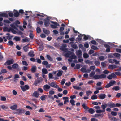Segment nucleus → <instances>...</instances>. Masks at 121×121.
Returning a JSON list of instances; mask_svg holds the SVG:
<instances>
[{
	"instance_id": "cd10ccee",
	"label": "nucleus",
	"mask_w": 121,
	"mask_h": 121,
	"mask_svg": "<svg viewBox=\"0 0 121 121\" xmlns=\"http://www.w3.org/2000/svg\"><path fill=\"white\" fill-rule=\"evenodd\" d=\"M17 106L16 105H14L11 106L10 108L11 109L13 110H15L17 108Z\"/></svg>"
},
{
	"instance_id": "de8ad7c7",
	"label": "nucleus",
	"mask_w": 121,
	"mask_h": 121,
	"mask_svg": "<svg viewBox=\"0 0 121 121\" xmlns=\"http://www.w3.org/2000/svg\"><path fill=\"white\" fill-rule=\"evenodd\" d=\"M8 45H9L12 46L14 44L13 43L12 41L9 40L8 41Z\"/></svg>"
},
{
	"instance_id": "0eeeda50",
	"label": "nucleus",
	"mask_w": 121,
	"mask_h": 121,
	"mask_svg": "<svg viewBox=\"0 0 121 121\" xmlns=\"http://www.w3.org/2000/svg\"><path fill=\"white\" fill-rule=\"evenodd\" d=\"M43 87L44 91H49L51 87L50 86L46 84L44 85Z\"/></svg>"
},
{
	"instance_id": "393cba45",
	"label": "nucleus",
	"mask_w": 121,
	"mask_h": 121,
	"mask_svg": "<svg viewBox=\"0 0 121 121\" xmlns=\"http://www.w3.org/2000/svg\"><path fill=\"white\" fill-rule=\"evenodd\" d=\"M1 107L3 109L5 110H8L9 109V108L7 106L4 105H2L1 106Z\"/></svg>"
},
{
	"instance_id": "c85d7f7f",
	"label": "nucleus",
	"mask_w": 121,
	"mask_h": 121,
	"mask_svg": "<svg viewBox=\"0 0 121 121\" xmlns=\"http://www.w3.org/2000/svg\"><path fill=\"white\" fill-rule=\"evenodd\" d=\"M107 106V104L105 103L101 105V108L103 110V112L105 111V108Z\"/></svg>"
},
{
	"instance_id": "6e6552de",
	"label": "nucleus",
	"mask_w": 121,
	"mask_h": 121,
	"mask_svg": "<svg viewBox=\"0 0 121 121\" xmlns=\"http://www.w3.org/2000/svg\"><path fill=\"white\" fill-rule=\"evenodd\" d=\"M49 86H50L51 87L55 88H57L58 87V86L54 82H52L49 84Z\"/></svg>"
},
{
	"instance_id": "79ce46f5",
	"label": "nucleus",
	"mask_w": 121,
	"mask_h": 121,
	"mask_svg": "<svg viewBox=\"0 0 121 121\" xmlns=\"http://www.w3.org/2000/svg\"><path fill=\"white\" fill-rule=\"evenodd\" d=\"M75 100L73 99H71L70 100V103L71 104L72 106H73L75 105L74 104Z\"/></svg>"
},
{
	"instance_id": "ddd939ff",
	"label": "nucleus",
	"mask_w": 121,
	"mask_h": 121,
	"mask_svg": "<svg viewBox=\"0 0 121 121\" xmlns=\"http://www.w3.org/2000/svg\"><path fill=\"white\" fill-rule=\"evenodd\" d=\"M118 66L113 65H109L108 68L110 69H114L118 67Z\"/></svg>"
},
{
	"instance_id": "680f3d73",
	"label": "nucleus",
	"mask_w": 121,
	"mask_h": 121,
	"mask_svg": "<svg viewBox=\"0 0 121 121\" xmlns=\"http://www.w3.org/2000/svg\"><path fill=\"white\" fill-rule=\"evenodd\" d=\"M41 30V29L39 27H37L36 29V31L38 33L40 32Z\"/></svg>"
},
{
	"instance_id": "bb28decb",
	"label": "nucleus",
	"mask_w": 121,
	"mask_h": 121,
	"mask_svg": "<svg viewBox=\"0 0 121 121\" xmlns=\"http://www.w3.org/2000/svg\"><path fill=\"white\" fill-rule=\"evenodd\" d=\"M82 34H80L78 36L77 38V40L79 42L81 41L82 39Z\"/></svg>"
},
{
	"instance_id": "dca6fc26",
	"label": "nucleus",
	"mask_w": 121,
	"mask_h": 121,
	"mask_svg": "<svg viewBox=\"0 0 121 121\" xmlns=\"http://www.w3.org/2000/svg\"><path fill=\"white\" fill-rule=\"evenodd\" d=\"M29 44H28L23 47V49L25 52H27L28 51V49L30 48L29 46Z\"/></svg>"
},
{
	"instance_id": "4468645a",
	"label": "nucleus",
	"mask_w": 121,
	"mask_h": 121,
	"mask_svg": "<svg viewBox=\"0 0 121 121\" xmlns=\"http://www.w3.org/2000/svg\"><path fill=\"white\" fill-rule=\"evenodd\" d=\"M28 55L30 57H33L35 56L34 52L32 50H30L28 53Z\"/></svg>"
},
{
	"instance_id": "9b49d317",
	"label": "nucleus",
	"mask_w": 121,
	"mask_h": 121,
	"mask_svg": "<svg viewBox=\"0 0 121 121\" xmlns=\"http://www.w3.org/2000/svg\"><path fill=\"white\" fill-rule=\"evenodd\" d=\"M14 62V60L13 59L8 60L4 64L6 65V63L8 65H9L13 64Z\"/></svg>"
},
{
	"instance_id": "ea45409f",
	"label": "nucleus",
	"mask_w": 121,
	"mask_h": 121,
	"mask_svg": "<svg viewBox=\"0 0 121 121\" xmlns=\"http://www.w3.org/2000/svg\"><path fill=\"white\" fill-rule=\"evenodd\" d=\"M102 116V117H103V114H96L94 116V117H98Z\"/></svg>"
},
{
	"instance_id": "423d86ee",
	"label": "nucleus",
	"mask_w": 121,
	"mask_h": 121,
	"mask_svg": "<svg viewBox=\"0 0 121 121\" xmlns=\"http://www.w3.org/2000/svg\"><path fill=\"white\" fill-rule=\"evenodd\" d=\"M44 24L46 27H48L50 25V20L49 19H48V18H45L44 19Z\"/></svg>"
},
{
	"instance_id": "f257e3e1",
	"label": "nucleus",
	"mask_w": 121,
	"mask_h": 121,
	"mask_svg": "<svg viewBox=\"0 0 121 121\" xmlns=\"http://www.w3.org/2000/svg\"><path fill=\"white\" fill-rule=\"evenodd\" d=\"M65 56L67 57H70V58L73 59H75L76 58L77 56L75 55L74 53L70 51H68L65 54Z\"/></svg>"
},
{
	"instance_id": "8fccbe9b",
	"label": "nucleus",
	"mask_w": 121,
	"mask_h": 121,
	"mask_svg": "<svg viewBox=\"0 0 121 121\" xmlns=\"http://www.w3.org/2000/svg\"><path fill=\"white\" fill-rule=\"evenodd\" d=\"M74 89L77 90H79L81 89V87L79 86H73Z\"/></svg>"
},
{
	"instance_id": "412c9836",
	"label": "nucleus",
	"mask_w": 121,
	"mask_h": 121,
	"mask_svg": "<svg viewBox=\"0 0 121 121\" xmlns=\"http://www.w3.org/2000/svg\"><path fill=\"white\" fill-rule=\"evenodd\" d=\"M82 106L83 108L85 110H87L89 109V108L86 105V104L85 103L83 104L82 105Z\"/></svg>"
},
{
	"instance_id": "4d7b16f0",
	"label": "nucleus",
	"mask_w": 121,
	"mask_h": 121,
	"mask_svg": "<svg viewBox=\"0 0 121 121\" xmlns=\"http://www.w3.org/2000/svg\"><path fill=\"white\" fill-rule=\"evenodd\" d=\"M46 57H47V58L49 60H52V58L49 55H47L46 56Z\"/></svg>"
},
{
	"instance_id": "a18cd8bd",
	"label": "nucleus",
	"mask_w": 121,
	"mask_h": 121,
	"mask_svg": "<svg viewBox=\"0 0 121 121\" xmlns=\"http://www.w3.org/2000/svg\"><path fill=\"white\" fill-rule=\"evenodd\" d=\"M113 55L117 57H119L120 56V54L118 53H115L113 54Z\"/></svg>"
},
{
	"instance_id": "774afa93",
	"label": "nucleus",
	"mask_w": 121,
	"mask_h": 121,
	"mask_svg": "<svg viewBox=\"0 0 121 121\" xmlns=\"http://www.w3.org/2000/svg\"><path fill=\"white\" fill-rule=\"evenodd\" d=\"M121 96V94L120 93H117L116 95V97L117 98H119Z\"/></svg>"
},
{
	"instance_id": "49530a36",
	"label": "nucleus",
	"mask_w": 121,
	"mask_h": 121,
	"mask_svg": "<svg viewBox=\"0 0 121 121\" xmlns=\"http://www.w3.org/2000/svg\"><path fill=\"white\" fill-rule=\"evenodd\" d=\"M95 65L97 66H99L100 65V62L98 61H96L95 62Z\"/></svg>"
},
{
	"instance_id": "5fc2aeb1",
	"label": "nucleus",
	"mask_w": 121,
	"mask_h": 121,
	"mask_svg": "<svg viewBox=\"0 0 121 121\" xmlns=\"http://www.w3.org/2000/svg\"><path fill=\"white\" fill-rule=\"evenodd\" d=\"M29 40L27 38H25L22 39V42H29Z\"/></svg>"
},
{
	"instance_id": "e2e57ef3",
	"label": "nucleus",
	"mask_w": 121,
	"mask_h": 121,
	"mask_svg": "<svg viewBox=\"0 0 121 121\" xmlns=\"http://www.w3.org/2000/svg\"><path fill=\"white\" fill-rule=\"evenodd\" d=\"M19 78V75L18 74H15L14 75V81H15V80H17L16 79V78Z\"/></svg>"
},
{
	"instance_id": "09e8293b",
	"label": "nucleus",
	"mask_w": 121,
	"mask_h": 121,
	"mask_svg": "<svg viewBox=\"0 0 121 121\" xmlns=\"http://www.w3.org/2000/svg\"><path fill=\"white\" fill-rule=\"evenodd\" d=\"M115 107V104L112 102H111V104L110 105V108H112Z\"/></svg>"
},
{
	"instance_id": "69168bd1",
	"label": "nucleus",
	"mask_w": 121,
	"mask_h": 121,
	"mask_svg": "<svg viewBox=\"0 0 121 121\" xmlns=\"http://www.w3.org/2000/svg\"><path fill=\"white\" fill-rule=\"evenodd\" d=\"M1 100L2 101H5L6 99V98L4 96H1Z\"/></svg>"
},
{
	"instance_id": "f8f14e48",
	"label": "nucleus",
	"mask_w": 121,
	"mask_h": 121,
	"mask_svg": "<svg viewBox=\"0 0 121 121\" xmlns=\"http://www.w3.org/2000/svg\"><path fill=\"white\" fill-rule=\"evenodd\" d=\"M39 94V93L37 91H35L33 93L32 95V96H34L36 98H38Z\"/></svg>"
},
{
	"instance_id": "6ab92c4d",
	"label": "nucleus",
	"mask_w": 121,
	"mask_h": 121,
	"mask_svg": "<svg viewBox=\"0 0 121 121\" xmlns=\"http://www.w3.org/2000/svg\"><path fill=\"white\" fill-rule=\"evenodd\" d=\"M19 67V65L17 63H15L12 65V68L14 69H16L18 68Z\"/></svg>"
},
{
	"instance_id": "c756f323",
	"label": "nucleus",
	"mask_w": 121,
	"mask_h": 121,
	"mask_svg": "<svg viewBox=\"0 0 121 121\" xmlns=\"http://www.w3.org/2000/svg\"><path fill=\"white\" fill-rule=\"evenodd\" d=\"M0 16L8 17V15L6 13H3L0 14Z\"/></svg>"
},
{
	"instance_id": "e433bc0d",
	"label": "nucleus",
	"mask_w": 121,
	"mask_h": 121,
	"mask_svg": "<svg viewBox=\"0 0 121 121\" xmlns=\"http://www.w3.org/2000/svg\"><path fill=\"white\" fill-rule=\"evenodd\" d=\"M10 26L11 27V28L13 29H15L16 30H17V29L15 27V24H11L10 25Z\"/></svg>"
},
{
	"instance_id": "2f4dec72",
	"label": "nucleus",
	"mask_w": 121,
	"mask_h": 121,
	"mask_svg": "<svg viewBox=\"0 0 121 121\" xmlns=\"http://www.w3.org/2000/svg\"><path fill=\"white\" fill-rule=\"evenodd\" d=\"M47 96V95H44L40 97V99L42 101L46 99Z\"/></svg>"
},
{
	"instance_id": "4c0bfd02",
	"label": "nucleus",
	"mask_w": 121,
	"mask_h": 121,
	"mask_svg": "<svg viewBox=\"0 0 121 121\" xmlns=\"http://www.w3.org/2000/svg\"><path fill=\"white\" fill-rule=\"evenodd\" d=\"M42 81V80L40 81V80H39L35 81L34 82V85L35 86H37V84L38 83H39L40 82H41Z\"/></svg>"
},
{
	"instance_id": "864d4df0",
	"label": "nucleus",
	"mask_w": 121,
	"mask_h": 121,
	"mask_svg": "<svg viewBox=\"0 0 121 121\" xmlns=\"http://www.w3.org/2000/svg\"><path fill=\"white\" fill-rule=\"evenodd\" d=\"M22 64L25 65L27 66L28 65V64L27 62L25 61H22Z\"/></svg>"
},
{
	"instance_id": "052dcab7",
	"label": "nucleus",
	"mask_w": 121,
	"mask_h": 121,
	"mask_svg": "<svg viewBox=\"0 0 121 121\" xmlns=\"http://www.w3.org/2000/svg\"><path fill=\"white\" fill-rule=\"evenodd\" d=\"M48 63V62L46 60H44L42 62V64L45 65V66H46V65H47Z\"/></svg>"
},
{
	"instance_id": "20e7f679",
	"label": "nucleus",
	"mask_w": 121,
	"mask_h": 121,
	"mask_svg": "<svg viewBox=\"0 0 121 121\" xmlns=\"http://www.w3.org/2000/svg\"><path fill=\"white\" fill-rule=\"evenodd\" d=\"M50 22L52 23L54 25H51V27L52 28L55 29L57 28V26H60L56 22H54L53 21H51Z\"/></svg>"
},
{
	"instance_id": "a19ab883",
	"label": "nucleus",
	"mask_w": 121,
	"mask_h": 121,
	"mask_svg": "<svg viewBox=\"0 0 121 121\" xmlns=\"http://www.w3.org/2000/svg\"><path fill=\"white\" fill-rule=\"evenodd\" d=\"M95 74V71H92L89 75L91 77H93V76H94V75Z\"/></svg>"
},
{
	"instance_id": "c03bdc74",
	"label": "nucleus",
	"mask_w": 121,
	"mask_h": 121,
	"mask_svg": "<svg viewBox=\"0 0 121 121\" xmlns=\"http://www.w3.org/2000/svg\"><path fill=\"white\" fill-rule=\"evenodd\" d=\"M116 82V81H111L109 83L111 86H112L114 85Z\"/></svg>"
},
{
	"instance_id": "7c9ffc66",
	"label": "nucleus",
	"mask_w": 121,
	"mask_h": 121,
	"mask_svg": "<svg viewBox=\"0 0 121 121\" xmlns=\"http://www.w3.org/2000/svg\"><path fill=\"white\" fill-rule=\"evenodd\" d=\"M81 71L83 73H87V71L86 68H85L82 67L80 69Z\"/></svg>"
},
{
	"instance_id": "338daca9",
	"label": "nucleus",
	"mask_w": 121,
	"mask_h": 121,
	"mask_svg": "<svg viewBox=\"0 0 121 121\" xmlns=\"http://www.w3.org/2000/svg\"><path fill=\"white\" fill-rule=\"evenodd\" d=\"M38 90L40 93H42L43 92V89L41 88H38Z\"/></svg>"
},
{
	"instance_id": "473e14b6",
	"label": "nucleus",
	"mask_w": 121,
	"mask_h": 121,
	"mask_svg": "<svg viewBox=\"0 0 121 121\" xmlns=\"http://www.w3.org/2000/svg\"><path fill=\"white\" fill-rule=\"evenodd\" d=\"M14 39L16 41H19L20 40V37L16 36L14 37Z\"/></svg>"
},
{
	"instance_id": "72a5a7b5",
	"label": "nucleus",
	"mask_w": 121,
	"mask_h": 121,
	"mask_svg": "<svg viewBox=\"0 0 121 121\" xmlns=\"http://www.w3.org/2000/svg\"><path fill=\"white\" fill-rule=\"evenodd\" d=\"M7 72L6 70L5 69H2L0 73V75L2 73H5Z\"/></svg>"
},
{
	"instance_id": "4be33fe9",
	"label": "nucleus",
	"mask_w": 121,
	"mask_h": 121,
	"mask_svg": "<svg viewBox=\"0 0 121 121\" xmlns=\"http://www.w3.org/2000/svg\"><path fill=\"white\" fill-rule=\"evenodd\" d=\"M63 73V71L62 70H59L57 74V75L58 77H60L62 75Z\"/></svg>"
},
{
	"instance_id": "5701e85b",
	"label": "nucleus",
	"mask_w": 121,
	"mask_h": 121,
	"mask_svg": "<svg viewBox=\"0 0 121 121\" xmlns=\"http://www.w3.org/2000/svg\"><path fill=\"white\" fill-rule=\"evenodd\" d=\"M108 118L110 119L111 121H117L118 120V119H116L115 117H111L110 116H108Z\"/></svg>"
},
{
	"instance_id": "f3484780",
	"label": "nucleus",
	"mask_w": 121,
	"mask_h": 121,
	"mask_svg": "<svg viewBox=\"0 0 121 121\" xmlns=\"http://www.w3.org/2000/svg\"><path fill=\"white\" fill-rule=\"evenodd\" d=\"M37 67L36 66H34L31 68L30 70L32 73H34L36 72Z\"/></svg>"
},
{
	"instance_id": "0e129e2a",
	"label": "nucleus",
	"mask_w": 121,
	"mask_h": 121,
	"mask_svg": "<svg viewBox=\"0 0 121 121\" xmlns=\"http://www.w3.org/2000/svg\"><path fill=\"white\" fill-rule=\"evenodd\" d=\"M111 112V115L112 116H116L117 115V113L116 112L112 111Z\"/></svg>"
},
{
	"instance_id": "a211bd4d",
	"label": "nucleus",
	"mask_w": 121,
	"mask_h": 121,
	"mask_svg": "<svg viewBox=\"0 0 121 121\" xmlns=\"http://www.w3.org/2000/svg\"><path fill=\"white\" fill-rule=\"evenodd\" d=\"M88 112L91 114H92L94 113L95 112V111H94V109L92 108H89L87 111Z\"/></svg>"
},
{
	"instance_id": "603ef678",
	"label": "nucleus",
	"mask_w": 121,
	"mask_h": 121,
	"mask_svg": "<svg viewBox=\"0 0 121 121\" xmlns=\"http://www.w3.org/2000/svg\"><path fill=\"white\" fill-rule=\"evenodd\" d=\"M3 22L7 24L10 23H11V22L10 21L7 20H3Z\"/></svg>"
},
{
	"instance_id": "2eb2a0df",
	"label": "nucleus",
	"mask_w": 121,
	"mask_h": 121,
	"mask_svg": "<svg viewBox=\"0 0 121 121\" xmlns=\"http://www.w3.org/2000/svg\"><path fill=\"white\" fill-rule=\"evenodd\" d=\"M76 55L78 58H80L82 55V51L81 50H79L78 52H77Z\"/></svg>"
},
{
	"instance_id": "39448f33",
	"label": "nucleus",
	"mask_w": 121,
	"mask_h": 121,
	"mask_svg": "<svg viewBox=\"0 0 121 121\" xmlns=\"http://www.w3.org/2000/svg\"><path fill=\"white\" fill-rule=\"evenodd\" d=\"M20 87L23 92L29 89L30 88L29 86L27 85H26L24 86H21Z\"/></svg>"
},
{
	"instance_id": "37998d69",
	"label": "nucleus",
	"mask_w": 121,
	"mask_h": 121,
	"mask_svg": "<svg viewBox=\"0 0 121 121\" xmlns=\"http://www.w3.org/2000/svg\"><path fill=\"white\" fill-rule=\"evenodd\" d=\"M91 98L92 100L96 99L97 98V96L96 95H93L91 96Z\"/></svg>"
},
{
	"instance_id": "3c124183",
	"label": "nucleus",
	"mask_w": 121,
	"mask_h": 121,
	"mask_svg": "<svg viewBox=\"0 0 121 121\" xmlns=\"http://www.w3.org/2000/svg\"><path fill=\"white\" fill-rule=\"evenodd\" d=\"M91 48L94 50H97L98 49L97 47L94 45H92L91 47Z\"/></svg>"
},
{
	"instance_id": "6e6d98bb",
	"label": "nucleus",
	"mask_w": 121,
	"mask_h": 121,
	"mask_svg": "<svg viewBox=\"0 0 121 121\" xmlns=\"http://www.w3.org/2000/svg\"><path fill=\"white\" fill-rule=\"evenodd\" d=\"M121 106V104H120L119 103H116L115 104V107H119Z\"/></svg>"
},
{
	"instance_id": "13d9d810",
	"label": "nucleus",
	"mask_w": 121,
	"mask_h": 121,
	"mask_svg": "<svg viewBox=\"0 0 121 121\" xmlns=\"http://www.w3.org/2000/svg\"><path fill=\"white\" fill-rule=\"evenodd\" d=\"M92 93V92L90 91H87L86 92V95L87 96H89L90 94H91Z\"/></svg>"
},
{
	"instance_id": "1a4fd4ad",
	"label": "nucleus",
	"mask_w": 121,
	"mask_h": 121,
	"mask_svg": "<svg viewBox=\"0 0 121 121\" xmlns=\"http://www.w3.org/2000/svg\"><path fill=\"white\" fill-rule=\"evenodd\" d=\"M106 95L104 94H101L98 95V96L99 98L101 99H103L106 97Z\"/></svg>"
},
{
	"instance_id": "aec40b11",
	"label": "nucleus",
	"mask_w": 121,
	"mask_h": 121,
	"mask_svg": "<svg viewBox=\"0 0 121 121\" xmlns=\"http://www.w3.org/2000/svg\"><path fill=\"white\" fill-rule=\"evenodd\" d=\"M43 32L46 34L48 35L50 33V31L49 30H46V29L43 28Z\"/></svg>"
},
{
	"instance_id": "b1692460",
	"label": "nucleus",
	"mask_w": 121,
	"mask_h": 121,
	"mask_svg": "<svg viewBox=\"0 0 121 121\" xmlns=\"http://www.w3.org/2000/svg\"><path fill=\"white\" fill-rule=\"evenodd\" d=\"M19 13L17 10L15 11V12L14 13L13 15L14 17H18L19 15Z\"/></svg>"
},
{
	"instance_id": "a878e982",
	"label": "nucleus",
	"mask_w": 121,
	"mask_h": 121,
	"mask_svg": "<svg viewBox=\"0 0 121 121\" xmlns=\"http://www.w3.org/2000/svg\"><path fill=\"white\" fill-rule=\"evenodd\" d=\"M42 71L43 74H47L48 73V71L46 68H43L42 69Z\"/></svg>"
},
{
	"instance_id": "9d476101",
	"label": "nucleus",
	"mask_w": 121,
	"mask_h": 121,
	"mask_svg": "<svg viewBox=\"0 0 121 121\" xmlns=\"http://www.w3.org/2000/svg\"><path fill=\"white\" fill-rule=\"evenodd\" d=\"M6 35H7L6 36V39L8 40H11L12 38L13 37V35H10V33H6Z\"/></svg>"
},
{
	"instance_id": "bf43d9fd",
	"label": "nucleus",
	"mask_w": 121,
	"mask_h": 121,
	"mask_svg": "<svg viewBox=\"0 0 121 121\" xmlns=\"http://www.w3.org/2000/svg\"><path fill=\"white\" fill-rule=\"evenodd\" d=\"M114 60L115 59H114L113 60L110 59L108 60L109 62L110 63H113L114 62Z\"/></svg>"
},
{
	"instance_id": "c9c22d12",
	"label": "nucleus",
	"mask_w": 121,
	"mask_h": 121,
	"mask_svg": "<svg viewBox=\"0 0 121 121\" xmlns=\"http://www.w3.org/2000/svg\"><path fill=\"white\" fill-rule=\"evenodd\" d=\"M80 66L79 64H77L74 67V69H78L80 68Z\"/></svg>"
},
{
	"instance_id": "f704fd0d",
	"label": "nucleus",
	"mask_w": 121,
	"mask_h": 121,
	"mask_svg": "<svg viewBox=\"0 0 121 121\" xmlns=\"http://www.w3.org/2000/svg\"><path fill=\"white\" fill-rule=\"evenodd\" d=\"M83 55V57L85 58H87L89 57V55L86 53H84Z\"/></svg>"
},
{
	"instance_id": "58836bf2",
	"label": "nucleus",
	"mask_w": 121,
	"mask_h": 121,
	"mask_svg": "<svg viewBox=\"0 0 121 121\" xmlns=\"http://www.w3.org/2000/svg\"><path fill=\"white\" fill-rule=\"evenodd\" d=\"M112 89L116 91H117L119 90L120 88L118 86H115L112 88Z\"/></svg>"
},
{
	"instance_id": "f03ea898",
	"label": "nucleus",
	"mask_w": 121,
	"mask_h": 121,
	"mask_svg": "<svg viewBox=\"0 0 121 121\" xmlns=\"http://www.w3.org/2000/svg\"><path fill=\"white\" fill-rule=\"evenodd\" d=\"M106 77V75L104 74H101L100 75H95L93 76V78L95 79H101L104 78Z\"/></svg>"
},
{
	"instance_id": "7ed1b4c3",
	"label": "nucleus",
	"mask_w": 121,
	"mask_h": 121,
	"mask_svg": "<svg viewBox=\"0 0 121 121\" xmlns=\"http://www.w3.org/2000/svg\"><path fill=\"white\" fill-rule=\"evenodd\" d=\"M16 112H15V114L19 115L20 114H23L25 112V110L23 108L18 109L16 110Z\"/></svg>"
}]
</instances>
